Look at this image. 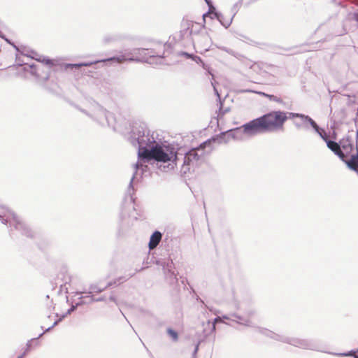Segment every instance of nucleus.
Returning <instances> with one entry per match:
<instances>
[{
  "mask_svg": "<svg viewBox=\"0 0 358 358\" xmlns=\"http://www.w3.org/2000/svg\"><path fill=\"white\" fill-rule=\"evenodd\" d=\"M143 268H141L138 269V270L136 269V272L141 271V270H143Z\"/></svg>",
  "mask_w": 358,
  "mask_h": 358,
  "instance_id": "53",
  "label": "nucleus"
},
{
  "mask_svg": "<svg viewBox=\"0 0 358 358\" xmlns=\"http://www.w3.org/2000/svg\"><path fill=\"white\" fill-rule=\"evenodd\" d=\"M327 148L331 150L335 155H336L340 159H343V154L341 151V146L339 143L334 141L328 139L326 141Z\"/></svg>",
  "mask_w": 358,
  "mask_h": 358,
  "instance_id": "14",
  "label": "nucleus"
},
{
  "mask_svg": "<svg viewBox=\"0 0 358 358\" xmlns=\"http://www.w3.org/2000/svg\"><path fill=\"white\" fill-rule=\"evenodd\" d=\"M0 220L6 225L9 224L11 236L15 235V230L23 236L33 237L34 233L31 229L13 212L3 206H0Z\"/></svg>",
  "mask_w": 358,
  "mask_h": 358,
  "instance_id": "5",
  "label": "nucleus"
},
{
  "mask_svg": "<svg viewBox=\"0 0 358 358\" xmlns=\"http://www.w3.org/2000/svg\"><path fill=\"white\" fill-rule=\"evenodd\" d=\"M145 162H144L143 160H141L138 158V161L134 165V168H135L136 171L131 179V181L129 182V187H128L127 192V194L130 195L131 196V194L134 192V189L133 187V181L135 179V178L136 177L137 171L138 170H141V172H142L141 174H143L144 172H146L148 171V166L144 164V163H145Z\"/></svg>",
  "mask_w": 358,
  "mask_h": 358,
  "instance_id": "11",
  "label": "nucleus"
},
{
  "mask_svg": "<svg viewBox=\"0 0 358 358\" xmlns=\"http://www.w3.org/2000/svg\"><path fill=\"white\" fill-rule=\"evenodd\" d=\"M214 87V91H215V92L216 95L218 96V98H219V99H220V94H219V93H218V92H217V89L215 88V87Z\"/></svg>",
  "mask_w": 358,
  "mask_h": 358,
  "instance_id": "49",
  "label": "nucleus"
},
{
  "mask_svg": "<svg viewBox=\"0 0 358 358\" xmlns=\"http://www.w3.org/2000/svg\"><path fill=\"white\" fill-rule=\"evenodd\" d=\"M129 141L134 146L138 147V157L141 152L149 150L155 144L157 143L153 134L145 124H140L138 127H134L131 131V135Z\"/></svg>",
  "mask_w": 358,
  "mask_h": 358,
  "instance_id": "4",
  "label": "nucleus"
},
{
  "mask_svg": "<svg viewBox=\"0 0 358 358\" xmlns=\"http://www.w3.org/2000/svg\"><path fill=\"white\" fill-rule=\"evenodd\" d=\"M358 131L356 132V148L355 152L350 153L348 157H344L343 160L347 166L358 173V148H357Z\"/></svg>",
  "mask_w": 358,
  "mask_h": 358,
  "instance_id": "9",
  "label": "nucleus"
},
{
  "mask_svg": "<svg viewBox=\"0 0 358 358\" xmlns=\"http://www.w3.org/2000/svg\"><path fill=\"white\" fill-rule=\"evenodd\" d=\"M206 142L200 145L199 148H193L186 152L182 157L181 173L183 175L190 172L195 166H197L201 157L203 155V148Z\"/></svg>",
  "mask_w": 358,
  "mask_h": 358,
  "instance_id": "8",
  "label": "nucleus"
},
{
  "mask_svg": "<svg viewBox=\"0 0 358 358\" xmlns=\"http://www.w3.org/2000/svg\"><path fill=\"white\" fill-rule=\"evenodd\" d=\"M156 264L161 266L164 271L174 269V264L173 260L170 258L160 259L156 262Z\"/></svg>",
  "mask_w": 358,
  "mask_h": 358,
  "instance_id": "15",
  "label": "nucleus"
},
{
  "mask_svg": "<svg viewBox=\"0 0 358 358\" xmlns=\"http://www.w3.org/2000/svg\"><path fill=\"white\" fill-rule=\"evenodd\" d=\"M79 303H80V305H82V304H83V303H84V302H83V301H80V302H79Z\"/></svg>",
  "mask_w": 358,
  "mask_h": 358,
  "instance_id": "59",
  "label": "nucleus"
},
{
  "mask_svg": "<svg viewBox=\"0 0 358 358\" xmlns=\"http://www.w3.org/2000/svg\"><path fill=\"white\" fill-rule=\"evenodd\" d=\"M23 355H20L17 358H22Z\"/></svg>",
  "mask_w": 358,
  "mask_h": 358,
  "instance_id": "58",
  "label": "nucleus"
},
{
  "mask_svg": "<svg viewBox=\"0 0 358 358\" xmlns=\"http://www.w3.org/2000/svg\"><path fill=\"white\" fill-rule=\"evenodd\" d=\"M204 1H206V3H207V5L208 6L213 5V3L210 0H204Z\"/></svg>",
  "mask_w": 358,
  "mask_h": 358,
  "instance_id": "48",
  "label": "nucleus"
},
{
  "mask_svg": "<svg viewBox=\"0 0 358 358\" xmlns=\"http://www.w3.org/2000/svg\"><path fill=\"white\" fill-rule=\"evenodd\" d=\"M182 26L184 30H182L181 33L184 32V34H188L192 36L194 43H197L205 50H208L211 43V38L207 32L204 31V27L189 20L183 22Z\"/></svg>",
  "mask_w": 358,
  "mask_h": 358,
  "instance_id": "7",
  "label": "nucleus"
},
{
  "mask_svg": "<svg viewBox=\"0 0 358 358\" xmlns=\"http://www.w3.org/2000/svg\"><path fill=\"white\" fill-rule=\"evenodd\" d=\"M357 174H358V172H357Z\"/></svg>",
  "mask_w": 358,
  "mask_h": 358,
  "instance_id": "63",
  "label": "nucleus"
},
{
  "mask_svg": "<svg viewBox=\"0 0 358 358\" xmlns=\"http://www.w3.org/2000/svg\"><path fill=\"white\" fill-rule=\"evenodd\" d=\"M232 316L239 320L236 321L234 320H231L232 321H236L238 324H243L246 327H252L251 321L250 320V319L247 318L246 316L243 317L238 314H233Z\"/></svg>",
  "mask_w": 358,
  "mask_h": 358,
  "instance_id": "18",
  "label": "nucleus"
},
{
  "mask_svg": "<svg viewBox=\"0 0 358 358\" xmlns=\"http://www.w3.org/2000/svg\"><path fill=\"white\" fill-rule=\"evenodd\" d=\"M45 332H46V331H45V330L43 333H41V334L38 336V337H36V338H33V340H34V339H35V340L38 339V338H40L41 336H43ZM31 341H32V339H31V341H29V342L30 343Z\"/></svg>",
  "mask_w": 358,
  "mask_h": 358,
  "instance_id": "47",
  "label": "nucleus"
},
{
  "mask_svg": "<svg viewBox=\"0 0 358 358\" xmlns=\"http://www.w3.org/2000/svg\"><path fill=\"white\" fill-rule=\"evenodd\" d=\"M259 332L275 341L288 343L293 346L305 349L322 352L319 344L314 340L301 339L299 338L289 337L284 335L275 334L263 328H258Z\"/></svg>",
  "mask_w": 358,
  "mask_h": 358,
  "instance_id": "6",
  "label": "nucleus"
},
{
  "mask_svg": "<svg viewBox=\"0 0 358 358\" xmlns=\"http://www.w3.org/2000/svg\"><path fill=\"white\" fill-rule=\"evenodd\" d=\"M36 59L38 62L45 64L49 66H52L53 65L52 60L44 56H40L38 58H36Z\"/></svg>",
  "mask_w": 358,
  "mask_h": 358,
  "instance_id": "25",
  "label": "nucleus"
},
{
  "mask_svg": "<svg viewBox=\"0 0 358 358\" xmlns=\"http://www.w3.org/2000/svg\"><path fill=\"white\" fill-rule=\"evenodd\" d=\"M197 350H198V345H196V347L195 348V350H194V354L196 353Z\"/></svg>",
  "mask_w": 358,
  "mask_h": 358,
  "instance_id": "52",
  "label": "nucleus"
},
{
  "mask_svg": "<svg viewBox=\"0 0 358 358\" xmlns=\"http://www.w3.org/2000/svg\"><path fill=\"white\" fill-rule=\"evenodd\" d=\"M355 351H357V352H358V349H357V350H356Z\"/></svg>",
  "mask_w": 358,
  "mask_h": 358,
  "instance_id": "61",
  "label": "nucleus"
},
{
  "mask_svg": "<svg viewBox=\"0 0 358 358\" xmlns=\"http://www.w3.org/2000/svg\"><path fill=\"white\" fill-rule=\"evenodd\" d=\"M115 283H116L115 281V282H109L106 286H104V287H106V289L108 287L115 285Z\"/></svg>",
  "mask_w": 358,
  "mask_h": 358,
  "instance_id": "44",
  "label": "nucleus"
},
{
  "mask_svg": "<svg viewBox=\"0 0 358 358\" xmlns=\"http://www.w3.org/2000/svg\"><path fill=\"white\" fill-rule=\"evenodd\" d=\"M354 358H358V355H357L354 356Z\"/></svg>",
  "mask_w": 358,
  "mask_h": 358,
  "instance_id": "60",
  "label": "nucleus"
},
{
  "mask_svg": "<svg viewBox=\"0 0 358 358\" xmlns=\"http://www.w3.org/2000/svg\"><path fill=\"white\" fill-rule=\"evenodd\" d=\"M302 119H303L305 121L308 122V125L311 127L315 132H318V129L320 127L317 125L316 122L312 119L310 116L304 115L302 117Z\"/></svg>",
  "mask_w": 358,
  "mask_h": 358,
  "instance_id": "19",
  "label": "nucleus"
},
{
  "mask_svg": "<svg viewBox=\"0 0 358 358\" xmlns=\"http://www.w3.org/2000/svg\"><path fill=\"white\" fill-rule=\"evenodd\" d=\"M139 159L144 162L155 160L157 162L168 163L166 166H164V171L173 170L180 162L179 154L173 145L159 142H157L149 150L141 152Z\"/></svg>",
  "mask_w": 358,
  "mask_h": 358,
  "instance_id": "2",
  "label": "nucleus"
},
{
  "mask_svg": "<svg viewBox=\"0 0 358 358\" xmlns=\"http://www.w3.org/2000/svg\"><path fill=\"white\" fill-rule=\"evenodd\" d=\"M0 37L3 39H4L6 41H7V43H8L9 44H11L10 41H8L6 37L3 34V33L0 31Z\"/></svg>",
  "mask_w": 358,
  "mask_h": 358,
  "instance_id": "42",
  "label": "nucleus"
},
{
  "mask_svg": "<svg viewBox=\"0 0 358 358\" xmlns=\"http://www.w3.org/2000/svg\"><path fill=\"white\" fill-rule=\"evenodd\" d=\"M88 297L90 298V303L98 302V301H103L106 299L105 296H101V297H99V298H94V297H93V296H89Z\"/></svg>",
  "mask_w": 358,
  "mask_h": 358,
  "instance_id": "32",
  "label": "nucleus"
},
{
  "mask_svg": "<svg viewBox=\"0 0 358 358\" xmlns=\"http://www.w3.org/2000/svg\"><path fill=\"white\" fill-rule=\"evenodd\" d=\"M255 314V310L253 308H250L249 310L245 311V315L247 318H250Z\"/></svg>",
  "mask_w": 358,
  "mask_h": 358,
  "instance_id": "34",
  "label": "nucleus"
},
{
  "mask_svg": "<svg viewBox=\"0 0 358 358\" xmlns=\"http://www.w3.org/2000/svg\"><path fill=\"white\" fill-rule=\"evenodd\" d=\"M355 351H357V352H358V349H357V350H356Z\"/></svg>",
  "mask_w": 358,
  "mask_h": 358,
  "instance_id": "62",
  "label": "nucleus"
},
{
  "mask_svg": "<svg viewBox=\"0 0 358 358\" xmlns=\"http://www.w3.org/2000/svg\"><path fill=\"white\" fill-rule=\"evenodd\" d=\"M355 19L356 20H358V15H356Z\"/></svg>",
  "mask_w": 358,
  "mask_h": 358,
  "instance_id": "57",
  "label": "nucleus"
},
{
  "mask_svg": "<svg viewBox=\"0 0 358 358\" xmlns=\"http://www.w3.org/2000/svg\"><path fill=\"white\" fill-rule=\"evenodd\" d=\"M115 36H105L103 38V41L104 42L106 43H108V42H110V41H115Z\"/></svg>",
  "mask_w": 358,
  "mask_h": 358,
  "instance_id": "36",
  "label": "nucleus"
},
{
  "mask_svg": "<svg viewBox=\"0 0 358 358\" xmlns=\"http://www.w3.org/2000/svg\"><path fill=\"white\" fill-rule=\"evenodd\" d=\"M167 333L174 341L178 340V335L175 330L169 328L167 329Z\"/></svg>",
  "mask_w": 358,
  "mask_h": 358,
  "instance_id": "30",
  "label": "nucleus"
},
{
  "mask_svg": "<svg viewBox=\"0 0 358 358\" xmlns=\"http://www.w3.org/2000/svg\"><path fill=\"white\" fill-rule=\"evenodd\" d=\"M127 59L124 58V57H110L109 59H101V60H96L90 62H82V63H78V64H67L66 65V68H70L71 69H79L81 66H90L92 64H97L99 62H106V61H110V60H115L119 63H122L123 61H125Z\"/></svg>",
  "mask_w": 358,
  "mask_h": 358,
  "instance_id": "10",
  "label": "nucleus"
},
{
  "mask_svg": "<svg viewBox=\"0 0 358 358\" xmlns=\"http://www.w3.org/2000/svg\"><path fill=\"white\" fill-rule=\"evenodd\" d=\"M208 7H209L208 11L206 13L203 15V19H205V17L206 16H208L209 14H212L213 12H215L216 10V8L213 5L209 6Z\"/></svg>",
  "mask_w": 358,
  "mask_h": 358,
  "instance_id": "31",
  "label": "nucleus"
},
{
  "mask_svg": "<svg viewBox=\"0 0 358 358\" xmlns=\"http://www.w3.org/2000/svg\"><path fill=\"white\" fill-rule=\"evenodd\" d=\"M220 50H222V51H224L226 52H227L228 54L239 59L241 57V55H240L239 53L238 52H236L235 51H234L232 49H230V48H228L227 47H224V46H219L217 47Z\"/></svg>",
  "mask_w": 358,
  "mask_h": 358,
  "instance_id": "22",
  "label": "nucleus"
},
{
  "mask_svg": "<svg viewBox=\"0 0 358 358\" xmlns=\"http://www.w3.org/2000/svg\"><path fill=\"white\" fill-rule=\"evenodd\" d=\"M220 108H219V112L220 114H222V115H224L226 113L229 111V108H226L224 110H222V103L220 101Z\"/></svg>",
  "mask_w": 358,
  "mask_h": 358,
  "instance_id": "35",
  "label": "nucleus"
},
{
  "mask_svg": "<svg viewBox=\"0 0 358 358\" xmlns=\"http://www.w3.org/2000/svg\"><path fill=\"white\" fill-rule=\"evenodd\" d=\"M0 37L3 39H4L6 41H7V43H8L9 44H11L10 41H8L6 37L3 34V33L0 31Z\"/></svg>",
  "mask_w": 358,
  "mask_h": 358,
  "instance_id": "43",
  "label": "nucleus"
},
{
  "mask_svg": "<svg viewBox=\"0 0 358 358\" xmlns=\"http://www.w3.org/2000/svg\"><path fill=\"white\" fill-rule=\"evenodd\" d=\"M16 62L18 66L27 65V64L22 62L18 57H16Z\"/></svg>",
  "mask_w": 358,
  "mask_h": 358,
  "instance_id": "39",
  "label": "nucleus"
},
{
  "mask_svg": "<svg viewBox=\"0 0 358 358\" xmlns=\"http://www.w3.org/2000/svg\"><path fill=\"white\" fill-rule=\"evenodd\" d=\"M24 70L25 71H30V73L35 76H38V74L36 71V66L34 64H29V65H27L24 67Z\"/></svg>",
  "mask_w": 358,
  "mask_h": 358,
  "instance_id": "23",
  "label": "nucleus"
},
{
  "mask_svg": "<svg viewBox=\"0 0 358 358\" xmlns=\"http://www.w3.org/2000/svg\"><path fill=\"white\" fill-rule=\"evenodd\" d=\"M263 95L264 96L267 97L270 101H275V102L280 103H283L282 99L275 95L268 94H266V93H263Z\"/></svg>",
  "mask_w": 358,
  "mask_h": 358,
  "instance_id": "24",
  "label": "nucleus"
},
{
  "mask_svg": "<svg viewBox=\"0 0 358 358\" xmlns=\"http://www.w3.org/2000/svg\"><path fill=\"white\" fill-rule=\"evenodd\" d=\"M181 54L182 55H185L187 58H191L193 61H194L197 64H201L203 68L204 69H207V66H206V64L202 61V59H201V58L200 57L196 56V55H193L192 54H189V53H187V52H182Z\"/></svg>",
  "mask_w": 358,
  "mask_h": 358,
  "instance_id": "20",
  "label": "nucleus"
},
{
  "mask_svg": "<svg viewBox=\"0 0 358 358\" xmlns=\"http://www.w3.org/2000/svg\"><path fill=\"white\" fill-rule=\"evenodd\" d=\"M165 277L169 280L170 283H174L178 281V278L176 277V274L175 273L173 269L169 271H166L164 272Z\"/></svg>",
  "mask_w": 358,
  "mask_h": 358,
  "instance_id": "21",
  "label": "nucleus"
},
{
  "mask_svg": "<svg viewBox=\"0 0 358 358\" xmlns=\"http://www.w3.org/2000/svg\"><path fill=\"white\" fill-rule=\"evenodd\" d=\"M78 306H80V303H77L75 306H72L68 310L67 312L62 315V317L58 319L57 320H56L53 324L48 327V329H45V331H49L50 329H52L55 326L57 325L61 321H62V320L66 317L68 315H70L72 312H73L74 310H76L77 307Z\"/></svg>",
  "mask_w": 358,
  "mask_h": 358,
  "instance_id": "17",
  "label": "nucleus"
},
{
  "mask_svg": "<svg viewBox=\"0 0 358 358\" xmlns=\"http://www.w3.org/2000/svg\"><path fill=\"white\" fill-rule=\"evenodd\" d=\"M224 136H225V133H222V134H221V136L217 138V141H218V143H223V142H224V143H226V142H227V141H225L224 140Z\"/></svg>",
  "mask_w": 358,
  "mask_h": 358,
  "instance_id": "37",
  "label": "nucleus"
},
{
  "mask_svg": "<svg viewBox=\"0 0 358 358\" xmlns=\"http://www.w3.org/2000/svg\"><path fill=\"white\" fill-rule=\"evenodd\" d=\"M221 318H222V319L231 320V318L228 315H223Z\"/></svg>",
  "mask_w": 358,
  "mask_h": 358,
  "instance_id": "50",
  "label": "nucleus"
},
{
  "mask_svg": "<svg viewBox=\"0 0 358 358\" xmlns=\"http://www.w3.org/2000/svg\"><path fill=\"white\" fill-rule=\"evenodd\" d=\"M237 4H238V3L234 4V8H233V10H235V7L237 6Z\"/></svg>",
  "mask_w": 358,
  "mask_h": 358,
  "instance_id": "55",
  "label": "nucleus"
},
{
  "mask_svg": "<svg viewBox=\"0 0 358 358\" xmlns=\"http://www.w3.org/2000/svg\"><path fill=\"white\" fill-rule=\"evenodd\" d=\"M106 290V287L100 285V282L91 284L89 287L88 291H83L80 292H77V294L81 293H87V294H92V293H101Z\"/></svg>",
  "mask_w": 358,
  "mask_h": 358,
  "instance_id": "16",
  "label": "nucleus"
},
{
  "mask_svg": "<svg viewBox=\"0 0 358 358\" xmlns=\"http://www.w3.org/2000/svg\"><path fill=\"white\" fill-rule=\"evenodd\" d=\"M45 332H46V331H45V330L43 333H41V334L38 336V337H36V338H33V340H34V339H35V340L38 339V338H40L41 336H43ZM31 341H32V339H31V341H29V342L30 343Z\"/></svg>",
  "mask_w": 358,
  "mask_h": 358,
  "instance_id": "46",
  "label": "nucleus"
},
{
  "mask_svg": "<svg viewBox=\"0 0 358 358\" xmlns=\"http://www.w3.org/2000/svg\"><path fill=\"white\" fill-rule=\"evenodd\" d=\"M301 120L302 122V127L306 130L309 129V126L308 125V122L305 121L303 119H301Z\"/></svg>",
  "mask_w": 358,
  "mask_h": 358,
  "instance_id": "38",
  "label": "nucleus"
},
{
  "mask_svg": "<svg viewBox=\"0 0 358 358\" xmlns=\"http://www.w3.org/2000/svg\"><path fill=\"white\" fill-rule=\"evenodd\" d=\"M281 110H274L266 113L259 117L253 119L248 122L237 127L234 130H230V136L234 139L241 138V134L248 136H254L258 134H262L273 132L281 129L287 119L300 118L302 119L303 114L297 113H287Z\"/></svg>",
  "mask_w": 358,
  "mask_h": 358,
  "instance_id": "1",
  "label": "nucleus"
},
{
  "mask_svg": "<svg viewBox=\"0 0 358 358\" xmlns=\"http://www.w3.org/2000/svg\"><path fill=\"white\" fill-rule=\"evenodd\" d=\"M12 45H13V47H14L16 50H17V48L16 47V45H15L14 44H12Z\"/></svg>",
  "mask_w": 358,
  "mask_h": 358,
  "instance_id": "56",
  "label": "nucleus"
},
{
  "mask_svg": "<svg viewBox=\"0 0 358 358\" xmlns=\"http://www.w3.org/2000/svg\"><path fill=\"white\" fill-rule=\"evenodd\" d=\"M208 16H209L211 19L215 18L218 21H222L221 18H223V15L217 10L213 12L212 14H209Z\"/></svg>",
  "mask_w": 358,
  "mask_h": 358,
  "instance_id": "28",
  "label": "nucleus"
},
{
  "mask_svg": "<svg viewBox=\"0 0 358 358\" xmlns=\"http://www.w3.org/2000/svg\"><path fill=\"white\" fill-rule=\"evenodd\" d=\"M294 125H295V127H296V128H298V129L302 128V126H303V125H302V122H301H301H297V121H295V122H294Z\"/></svg>",
  "mask_w": 358,
  "mask_h": 358,
  "instance_id": "40",
  "label": "nucleus"
},
{
  "mask_svg": "<svg viewBox=\"0 0 358 358\" xmlns=\"http://www.w3.org/2000/svg\"><path fill=\"white\" fill-rule=\"evenodd\" d=\"M235 14L236 13H234L233 16L231 18L228 19V20H225L224 17H223V18H221L222 21H219V22H220V24L223 27H224L225 28H228L231 25V24L232 22L233 18H234Z\"/></svg>",
  "mask_w": 358,
  "mask_h": 358,
  "instance_id": "26",
  "label": "nucleus"
},
{
  "mask_svg": "<svg viewBox=\"0 0 358 358\" xmlns=\"http://www.w3.org/2000/svg\"><path fill=\"white\" fill-rule=\"evenodd\" d=\"M241 92H252V90H242Z\"/></svg>",
  "mask_w": 358,
  "mask_h": 358,
  "instance_id": "51",
  "label": "nucleus"
},
{
  "mask_svg": "<svg viewBox=\"0 0 358 358\" xmlns=\"http://www.w3.org/2000/svg\"><path fill=\"white\" fill-rule=\"evenodd\" d=\"M222 318L220 317H217L214 319L213 320V327H212V331H215L216 328H215V324L217 322H222Z\"/></svg>",
  "mask_w": 358,
  "mask_h": 358,
  "instance_id": "33",
  "label": "nucleus"
},
{
  "mask_svg": "<svg viewBox=\"0 0 358 358\" xmlns=\"http://www.w3.org/2000/svg\"><path fill=\"white\" fill-rule=\"evenodd\" d=\"M109 300L117 303V299H116L115 296H114L113 295L109 297Z\"/></svg>",
  "mask_w": 358,
  "mask_h": 358,
  "instance_id": "45",
  "label": "nucleus"
},
{
  "mask_svg": "<svg viewBox=\"0 0 358 358\" xmlns=\"http://www.w3.org/2000/svg\"><path fill=\"white\" fill-rule=\"evenodd\" d=\"M339 146H341V151L343 154V159L341 160H344V157H348L350 153L353 151V144L352 138L349 136L342 138L339 141Z\"/></svg>",
  "mask_w": 358,
  "mask_h": 358,
  "instance_id": "12",
  "label": "nucleus"
},
{
  "mask_svg": "<svg viewBox=\"0 0 358 358\" xmlns=\"http://www.w3.org/2000/svg\"><path fill=\"white\" fill-rule=\"evenodd\" d=\"M76 108L99 125L114 128L115 117L113 115L99 103L94 101L90 102L87 109H83L78 106Z\"/></svg>",
  "mask_w": 358,
  "mask_h": 358,
  "instance_id": "3",
  "label": "nucleus"
},
{
  "mask_svg": "<svg viewBox=\"0 0 358 358\" xmlns=\"http://www.w3.org/2000/svg\"><path fill=\"white\" fill-rule=\"evenodd\" d=\"M357 351L352 350L350 351H348L347 352H343V353H332L334 355L338 356V357H350L352 355H356Z\"/></svg>",
  "mask_w": 358,
  "mask_h": 358,
  "instance_id": "27",
  "label": "nucleus"
},
{
  "mask_svg": "<svg viewBox=\"0 0 358 358\" xmlns=\"http://www.w3.org/2000/svg\"><path fill=\"white\" fill-rule=\"evenodd\" d=\"M162 238V234L159 231H155L150 238L148 243L149 249L153 250L157 247Z\"/></svg>",
  "mask_w": 358,
  "mask_h": 358,
  "instance_id": "13",
  "label": "nucleus"
},
{
  "mask_svg": "<svg viewBox=\"0 0 358 358\" xmlns=\"http://www.w3.org/2000/svg\"><path fill=\"white\" fill-rule=\"evenodd\" d=\"M193 358H194V357H193Z\"/></svg>",
  "mask_w": 358,
  "mask_h": 358,
  "instance_id": "64",
  "label": "nucleus"
},
{
  "mask_svg": "<svg viewBox=\"0 0 358 358\" xmlns=\"http://www.w3.org/2000/svg\"><path fill=\"white\" fill-rule=\"evenodd\" d=\"M157 56L159 57H163V55H157Z\"/></svg>",
  "mask_w": 358,
  "mask_h": 358,
  "instance_id": "54",
  "label": "nucleus"
},
{
  "mask_svg": "<svg viewBox=\"0 0 358 358\" xmlns=\"http://www.w3.org/2000/svg\"><path fill=\"white\" fill-rule=\"evenodd\" d=\"M30 346L31 345L29 344V342H28L27 343V349L25 350V351L21 355H23V357H24L26 355V353L29 351Z\"/></svg>",
  "mask_w": 358,
  "mask_h": 358,
  "instance_id": "41",
  "label": "nucleus"
},
{
  "mask_svg": "<svg viewBox=\"0 0 358 358\" xmlns=\"http://www.w3.org/2000/svg\"><path fill=\"white\" fill-rule=\"evenodd\" d=\"M320 137L322 140H324L325 142L326 141H327L329 138H328V136L327 135L326 132L324 131V130L322 128H319L318 129V132H316Z\"/></svg>",
  "mask_w": 358,
  "mask_h": 358,
  "instance_id": "29",
  "label": "nucleus"
}]
</instances>
